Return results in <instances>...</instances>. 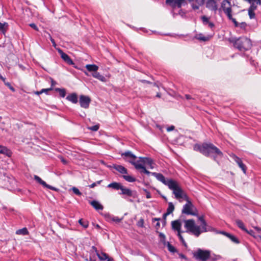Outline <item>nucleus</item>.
Wrapping results in <instances>:
<instances>
[{"label":"nucleus","mask_w":261,"mask_h":261,"mask_svg":"<svg viewBox=\"0 0 261 261\" xmlns=\"http://www.w3.org/2000/svg\"><path fill=\"white\" fill-rule=\"evenodd\" d=\"M152 175L172 190L175 198L179 202H181L183 200L186 201L187 202L183 206L181 211L182 214L187 215L197 216L198 213L196 208L176 180L171 178H166L162 174L159 173H152Z\"/></svg>","instance_id":"1"},{"label":"nucleus","mask_w":261,"mask_h":261,"mask_svg":"<svg viewBox=\"0 0 261 261\" xmlns=\"http://www.w3.org/2000/svg\"><path fill=\"white\" fill-rule=\"evenodd\" d=\"M198 220L201 222V226L197 225L193 219L184 220V226L186 229V232L198 237L202 233L212 230V228L207 227V223L203 216H199Z\"/></svg>","instance_id":"2"},{"label":"nucleus","mask_w":261,"mask_h":261,"mask_svg":"<svg viewBox=\"0 0 261 261\" xmlns=\"http://www.w3.org/2000/svg\"><path fill=\"white\" fill-rule=\"evenodd\" d=\"M194 150L200 152L207 157H212L215 161H217V157L221 158L223 155L220 150L211 143L196 144L194 146Z\"/></svg>","instance_id":"3"},{"label":"nucleus","mask_w":261,"mask_h":261,"mask_svg":"<svg viewBox=\"0 0 261 261\" xmlns=\"http://www.w3.org/2000/svg\"><path fill=\"white\" fill-rule=\"evenodd\" d=\"M121 156L123 157L124 160L128 162L131 164L134 165L137 170H140V173H145L147 175H149L150 174H152V172H150L147 170L144 165L139 163V161L135 162V160L137 159V156L131 151H127L122 153Z\"/></svg>","instance_id":"4"},{"label":"nucleus","mask_w":261,"mask_h":261,"mask_svg":"<svg viewBox=\"0 0 261 261\" xmlns=\"http://www.w3.org/2000/svg\"><path fill=\"white\" fill-rule=\"evenodd\" d=\"M229 41L233 43L234 47L241 51L247 50L252 46L251 40L246 37L231 38L229 39Z\"/></svg>","instance_id":"5"},{"label":"nucleus","mask_w":261,"mask_h":261,"mask_svg":"<svg viewBox=\"0 0 261 261\" xmlns=\"http://www.w3.org/2000/svg\"><path fill=\"white\" fill-rule=\"evenodd\" d=\"M220 10H222L223 11L227 18L233 23L235 27H239V23L237 21L236 19L232 17V5L229 1L223 0L221 4Z\"/></svg>","instance_id":"6"},{"label":"nucleus","mask_w":261,"mask_h":261,"mask_svg":"<svg viewBox=\"0 0 261 261\" xmlns=\"http://www.w3.org/2000/svg\"><path fill=\"white\" fill-rule=\"evenodd\" d=\"M193 256L196 259L206 261L210 257V252L208 250L198 249L193 253Z\"/></svg>","instance_id":"7"},{"label":"nucleus","mask_w":261,"mask_h":261,"mask_svg":"<svg viewBox=\"0 0 261 261\" xmlns=\"http://www.w3.org/2000/svg\"><path fill=\"white\" fill-rule=\"evenodd\" d=\"M90 102L91 99L89 96L83 95L80 96L79 102L82 108L88 109Z\"/></svg>","instance_id":"8"},{"label":"nucleus","mask_w":261,"mask_h":261,"mask_svg":"<svg viewBox=\"0 0 261 261\" xmlns=\"http://www.w3.org/2000/svg\"><path fill=\"white\" fill-rule=\"evenodd\" d=\"M167 5H170L173 8L176 7L180 8L182 5H187L186 0H170V2L167 3Z\"/></svg>","instance_id":"9"},{"label":"nucleus","mask_w":261,"mask_h":261,"mask_svg":"<svg viewBox=\"0 0 261 261\" xmlns=\"http://www.w3.org/2000/svg\"><path fill=\"white\" fill-rule=\"evenodd\" d=\"M220 0H207L206 7L211 11L216 12L218 10L217 2Z\"/></svg>","instance_id":"10"},{"label":"nucleus","mask_w":261,"mask_h":261,"mask_svg":"<svg viewBox=\"0 0 261 261\" xmlns=\"http://www.w3.org/2000/svg\"><path fill=\"white\" fill-rule=\"evenodd\" d=\"M181 222L180 220H176L171 222L172 228L174 231H176L177 233L179 232H185L181 230Z\"/></svg>","instance_id":"11"},{"label":"nucleus","mask_w":261,"mask_h":261,"mask_svg":"<svg viewBox=\"0 0 261 261\" xmlns=\"http://www.w3.org/2000/svg\"><path fill=\"white\" fill-rule=\"evenodd\" d=\"M58 51L61 55V58L66 62L67 64L69 65H73L74 63L73 61L71 59V58L69 57V56L66 54V53H64L62 50L59 48L58 49Z\"/></svg>","instance_id":"12"},{"label":"nucleus","mask_w":261,"mask_h":261,"mask_svg":"<svg viewBox=\"0 0 261 261\" xmlns=\"http://www.w3.org/2000/svg\"><path fill=\"white\" fill-rule=\"evenodd\" d=\"M139 159L140 162L148 165L150 169H153L154 167V163L150 158L140 157Z\"/></svg>","instance_id":"13"},{"label":"nucleus","mask_w":261,"mask_h":261,"mask_svg":"<svg viewBox=\"0 0 261 261\" xmlns=\"http://www.w3.org/2000/svg\"><path fill=\"white\" fill-rule=\"evenodd\" d=\"M93 248L95 250V252L96 253V255L99 258V259L101 260H108V259H112V258L109 257L108 255L103 252H101V253H99L96 248L95 247H93Z\"/></svg>","instance_id":"14"},{"label":"nucleus","mask_w":261,"mask_h":261,"mask_svg":"<svg viewBox=\"0 0 261 261\" xmlns=\"http://www.w3.org/2000/svg\"><path fill=\"white\" fill-rule=\"evenodd\" d=\"M89 203L96 211L102 210L103 208V206L98 201L92 200L90 201Z\"/></svg>","instance_id":"15"},{"label":"nucleus","mask_w":261,"mask_h":261,"mask_svg":"<svg viewBox=\"0 0 261 261\" xmlns=\"http://www.w3.org/2000/svg\"><path fill=\"white\" fill-rule=\"evenodd\" d=\"M120 190L121 192L119 193L120 194L125 195L130 197L134 196L133 192L131 190L126 188L123 186H122V188Z\"/></svg>","instance_id":"16"},{"label":"nucleus","mask_w":261,"mask_h":261,"mask_svg":"<svg viewBox=\"0 0 261 261\" xmlns=\"http://www.w3.org/2000/svg\"><path fill=\"white\" fill-rule=\"evenodd\" d=\"M66 99L72 102L73 103H76L78 101L77 95L76 93H73L68 95L66 97Z\"/></svg>","instance_id":"17"},{"label":"nucleus","mask_w":261,"mask_h":261,"mask_svg":"<svg viewBox=\"0 0 261 261\" xmlns=\"http://www.w3.org/2000/svg\"><path fill=\"white\" fill-rule=\"evenodd\" d=\"M0 153L5 154L8 156L12 155V152L7 147L0 145Z\"/></svg>","instance_id":"18"},{"label":"nucleus","mask_w":261,"mask_h":261,"mask_svg":"<svg viewBox=\"0 0 261 261\" xmlns=\"http://www.w3.org/2000/svg\"><path fill=\"white\" fill-rule=\"evenodd\" d=\"M201 20L203 22V23L204 25H207L210 28H213L214 27L215 24L213 22L210 21L209 20V18L206 17L205 16H203L201 17Z\"/></svg>","instance_id":"19"},{"label":"nucleus","mask_w":261,"mask_h":261,"mask_svg":"<svg viewBox=\"0 0 261 261\" xmlns=\"http://www.w3.org/2000/svg\"><path fill=\"white\" fill-rule=\"evenodd\" d=\"M122 186V184L119 182H113L109 184L108 185V188H112L116 190H121Z\"/></svg>","instance_id":"20"},{"label":"nucleus","mask_w":261,"mask_h":261,"mask_svg":"<svg viewBox=\"0 0 261 261\" xmlns=\"http://www.w3.org/2000/svg\"><path fill=\"white\" fill-rule=\"evenodd\" d=\"M221 233L227 236L233 243L236 244H239L240 243V241H239L238 239L234 236H233L229 233L224 231L222 232Z\"/></svg>","instance_id":"21"},{"label":"nucleus","mask_w":261,"mask_h":261,"mask_svg":"<svg viewBox=\"0 0 261 261\" xmlns=\"http://www.w3.org/2000/svg\"><path fill=\"white\" fill-rule=\"evenodd\" d=\"M174 210V206L172 202H170L168 203V207L167 209V212L164 214V217H166L167 216L171 214Z\"/></svg>","instance_id":"22"},{"label":"nucleus","mask_w":261,"mask_h":261,"mask_svg":"<svg viewBox=\"0 0 261 261\" xmlns=\"http://www.w3.org/2000/svg\"><path fill=\"white\" fill-rule=\"evenodd\" d=\"M92 75L94 78L97 79L101 82H105L106 81V77L98 72L97 71L95 72H92Z\"/></svg>","instance_id":"23"},{"label":"nucleus","mask_w":261,"mask_h":261,"mask_svg":"<svg viewBox=\"0 0 261 261\" xmlns=\"http://www.w3.org/2000/svg\"><path fill=\"white\" fill-rule=\"evenodd\" d=\"M114 169L121 174H125L127 173L126 168L122 165H116L114 166Z\"/></svg>","instance_id":"24"},{"label":"nucleus","mask_w":261,"mask_h":261,"mask_svg":"<svg viewBox=\"0 0 261 261\" xmlns=\"http://www.w3.org/2000/svg\"><path fill=\"white\" fill-rule=\"evenodd\" d=\"M85 67L89 72H95L98 69V67L95 64H87Z\"/></svg>","instance_id":"25"},{"label":"nucleus","mask_w":261,"mask_h":261,"mask_svg":"<svg viewBox=\"0 0 261 261\" xmlns=\"http://www.w3.org/2000/svg\"><path fill=\"white\" fill-rule=\"evenodd\" d=\"M257 7L251 5L248 10V15L250 18L252 19L255 17L254 11L256 9Z\"/></svg>","instance_id":"26"},{"label":"nucleus","mask_w":261,"mask_h":261,"mask_svg":"<svg viewBox=\"0 0 261 261\" xmlns=\"http://www.w3.org/2000/svg\"><path fill=\"white\" fill-rule=\"evenodd\" d=\"M197 4H192V7L194 10H197L199 9V6L204 4V0H196Z\"/></svg>","instance_id":"27"},{"label":"nucleus","mask_w":261,"mask_h":261,"mask_svg":"<svg viewBox=\"0 0 261 261\" xmlns=\"http://www.w3.org/2000/svg\"><path fill=\"white\" fill-rule=\"evenodd\" d=\"M8 24L7 22H0V31L5 34L8 29Z\"/></svg>","instance_id":"28"},{"label":"nucleus","mask_w":261,"mask_h":261,"mask_svg":"<svg viewBox=\"0 0 261 261\" xmlns=\"http://www.w3.org/2000/svg\"><path fill=\"white\" fill-rule=\"evenodd\" d=\"M195 38H196L197 39H198L199 40L202 41H207L209 40L208 37H205V36H203V35L202 34H199L195 36Z\"/></svg>","instance_id":"29"},{"label":"nucleus","mask_w":261,"mask_h":261,"mask_svg":"<svg viewBox=\"0 0 261 261\" xmlns=\"http://www.w3.org/2000/svg\"><path fill=\"white\" fill-rule=\"evenodd\" d=\"M236 223L237 225V226L240 228L242 230L245 231H247V230L246 229L245 226H244V224L243 223V222L240 220H237L236 221Z\"/></svg>","instance_id":"30"},{"label":"nucleus","mask_w":261,"mask_h":261,"mask_svg":"<svg viewBox=\"0 0 261 261\" xmlns=\"http://www.w3.org/2000/svg\"><path fill=\"white\" fill-rule=\"evenodd\" d=\"M16 233L17 234H22V235H27L29 234V231L28 229L24 227L22 229H18L16 231Z\"/></svg>","instance_id":"31"},{"label":"nucleus","mask_w":261,"mask_h":261,"mask_svg":"<svg viewBox=\"0 0 261 261\" xmlns=\"http://www.w3.org/2000/svg\"><path fill=\"white\" fill-rule=\"evenodd\" d=\"M183 232H179L178 233H177V236H178L179 240L180 241V242H181L182 245L185 247H187V244L186 241H185L183 237L181 235V233H183Z\"/></svg>","instance_id":"32"},{"label":"nucleus","mask_w":261,"mask_h":261,"mask_svg":"<svg viewBox=\"0 0 261 261\" xmlns=\"http://www.w3.org/2000/svg\"><path fill=\"white\" fill-rule=\"evenodd\" d=\"M55 91L59 93L60 95L62 97H64L66 95V90L64 89H61L59 88H55Z\"/></svg>","instance_id":"33"},{"label":"nucleus","mask_w":261,"mask_h":261,"mask_svg":"<svg viewBox=\"0 0 261 261\" xmlns=\"http://www.w3.org/2000/svg\"><path fill=\"white\" fill-rule=\"evenodd\" d=\"M123 178L128 182H134L136 181V178L130 175H123Z\"/></svg>","instance_id":"34"},{"label":"nucleus","mask_w":261,"mask_h":261,"mask_svg":"<svg viewBox=\"0 0 261 261\" xmlns=\"http://www.w3.org/2000/svg\"><path fill=\"white\" fill-rule=\"evenodd\" d=\"M34 179L43 187L46 185V183L37 175L34 176Z\"/></svg>","instance_id":"35"},{"label":"nucleus","mask_w":261,"mask_h":261,"mask_svg":"<svg viewBox=\"0 0 261 261\" xmlns=\"http://www.w3.org/2000/svg\"><path fill=\"white\" fill-rule=\"evenodd\" d=\"M79 223L85 228H87L89 226V223L87 221H84L82 219L79 220Z\"/></svg>","instance_id":"36"},{"label":"nucleus","mask_w":261,"mask_h":261,"mask_svg":"<svg viewBox=\"0 0 261 261\" xmlns=\"http://www.w3.org/2000/svg\"><path fill=\"white\" fill-rule=\"evenodd\" d=\"M238 165L239 166V167L242 170L243 172L245 174L246 172V167L245 165L243 164L242 161L239 163V164Z\"/></svg>","instance_id":"37"},{"label":"nucleus","mask_w":261,"mask_h":261,"mask_svg":"<svg viewBox=\"0 0 261 261\" xmlns=\"http://www.w3.org/2000/svg\"><path fill=\"white\" fill-rule=\"evenodd\" d=\"M167 247H168V250L170 252H172V253H174V252H176V249H175V248L173 246L171 245L170 244L168 243Z\"/></svg>","instance_id":"38"},{"label":"nucleus","mask_w":261,"mask_h":261,"mask_svg":"<svg viewBox=\"0 0 261 261\" xmlns=\"http://www.w3.org/2000/svg\"><path fill=\"white\" fill-rule=\"evenodd\" d=\"M161 220L160 218H153L152 219V222H154V221H157V223L155 224V227L156 228V229H158L160 227V222H159L160 220Z\"/></svg>","instance_id":"39"},{"label":"nucleus","mask_w":261,"mask_h":261,"mask_svg":"<svg viewBox=\"0 0 261 261\" xmlns=\"http://www.w3.org/2000/svg\"><path fill=\"white\" fill-rule=\"evenodd\" d=\"M72 190L73 191V192L78 195V196H81L82 195V193L80 191V190L76 187H73L72 188Z\"/></svg>","instance_id":"40"},{"label":"nucleus","mask_w":261,"mask_h":261,"mask_svg":"<svg viewBox=\"0 0 261 261\" xmlns=\"http://www.w3.org/2000/svg\"><path fill=\"white\" fill-rule=\"evenodd\" d=\"M99 128V124L95 125L90 127H88V129L89 130H92V131H97Z\"/></svg>","instance_id":"41"},{"label":"nucleus","mask_w":261,"mask_h":261,"mask_svg":"<svg viewBox=\"0 0 261 261\" xmlns=\"http://www.w3.org/2000/svg\"><path fill=\"white\" fill-rule=\"evenodd\" d=\"M137 226L140 227H144V220L143 219H141L137 222Z\"/></svg>","instance_id":"42"},{"label":"nucleus","mask_w":261,"mask_h":261,"mask_svg":"<svg viewBox=\"0 0 261 261\" xmlns=\"http://www.w3.org/2000/svg\"><path fill=\"white\" fill-rule=\"evenodd\" d=\"M233 159L238 164H239V163L242 161L240 158H239V157L235 155H233Z\"/></svg>","instance_id":"43"},{"label":"nucleus","mask_w":261,"mask_h":261,"mask_svg":"<svg viewBox=\"0 0 261 261\" xmlns=\"http://www.w3.org/2000/svg\"><path fill=\"white\" fill-rule=\"evenodd\" d=\"M246 232L250 234L251 236H253L254 238H257L258 235H255V232L252 230H250V231L247 230Z\"/></svg>","instance_id":"44"},{"label":"nucleus","mask_w":261,"mask_h":261,"mask_svg":"<svg viewBox=\"0 0 261 261\" xmlns=\"http://www.w3.org/2000/svg\"><path fill=\"white\" fill-rule=\"evenodd\" d=\"M44 187H46L49 189H51V190H53L55 191H57L58 190V189L56 188L52 187L51 186L48 185L47 184H46V186H44Z\"/></svg>","instance_id":"45"},{"label":"nucleus","mask_w":261,"mask_h":261,"mask_svg":"<svg viewBox=\"0 0 261 261\" xmlns=\"http://www.w3.org/2000/svg\"><path fill=\"white\" fill-rule=\"evenodd\" d=\"M29 26L31 27L33 29H34L35 30H36L37 31H38V28L35 23H30V24H29Z\"/></svg>","instance_id":"46"},{"label":"nucleus","mask_w":261,"mask_h":261,"mask_svg":"<svg viewBox=\"0 0 261 261\" xmlns=\"http://www.w3.org/2000/svg\"><path fill=\"white\" fill-rule=\"evenodd\" d=\"M144 192H145L146 193V197L147 199H149L151 197V194L150 193H149V191H148L146 189H144Z\"/></svg>","instance_id":"47"},{"label":"nucleus","mask_w":261,"mask_h":261,"mask_svg":"<svg viewBox=\"0 0 261 261\" xmlns=\"http://www.w3.org/2000/svg\"><path fill=\"white\" fill-rule=\"evenodd\" d=\"M122 219H120L118 217H114L112 218V220L113 221L116 222H120L121 221Z\"/></svg>","instance_id":"48"},{"label":"nucleus","mask_w":261,"mask_h":261,"mask_svg":"<svg viewBox=\"0 0 261 261\" xmlns=\"http://www.w3.org/2000/svg\"><path fill=\"white\" fill-rule=\"evenodd\" d=\"M53 89L52 87H50V88H47V89H42L41 91H42V93L43 92H45L46 93H47L48 91H50Z\"/></svg>","instance_id":"49"},{"label":"nucleus","mask_w":261,"mask_h":261,"mask_svg":"<svg viewBox=\"0 0 261 261\" xmlns=\"http://www.w3.org/2000/svg\"><path fill=\"white\" fill-rule=\"evenodd\" d=\"M175 128V127L173 126V125H172L170 127H168L167 128V130L168 132H170V131H172L173 130H174Z\"/></svg>","instance_id":"50"},{"label":"nucleus","mask_w":261,"mask_h":261,"mask_svg":"<svg viewBox=\"0 0 261 261\" xmlns=\"http://www.w3.org/2000/svg\"><path fill=\"white\" fill-rule=\"evenodd\" d=\"M50 41L53 44V45L55 47L56 46V44L55 41L54 39L52 38L50 36Z\"/></svg>","instance_id":"51"},{"label":"nucleus","mask_w":261,"mask_h":261,"mask_svg":"<svg viewBox=\"0 0 261 261\" xmlns=\"http://www.w3.org/2000/svg\"><path fill=\"white\" fill-rule=\"evenodd\" d=\"M185 97H186V98L187 99V100H189V99H192V97L191 95H189V94H186L185 95Z\"/></svg>","instance_id":"52"},{"label":"nucleus","mask_w":261,"mask_h":261,"mask_svg":"<svg viewBox=\"0 0 261 261\" xmlns=\"http://www.w3.org/2000/svg\"><path fill=\"white\" fill-rule=\"evenodd\" d=\"M96 186V183L94 182L91 185H89V187L90 188H93Z\"/></svg>","instance_id":"53"},{"label":"nucleus","mask_w":261,"mask_h":261,"mask_svg":"<svg viewBox=\"0 0 261 261\" xmlns=\"http://www.w3.org/2000/svg\"><path fill=\"white\" fill-rule=\"evenodd\" d=\"M246 24L245 22H242L240 24V27L241 28H245L246 27Z\"/></svg>","instance_id":"54"},{"label":"nucleus","mask_w":261,"mask_h":261,"mask_svg":"<svg viewBox=\"0 0 261 261\" xmlns=\"http://www.w3.org/2000/svg\"><path fill=\"white\" fill-rule=\"evenodd\" d=\"M141 82L143 83H146V84H151V82L148 81H146V80H141Z\"/></svg>","instance_id":"55"},{"label":"nucleus","mask_w":261,"mask_h":261,"mask_svg":"<svg viewBox=\"0 0 261 261\" xmlns=\"http://www.w3.org/2000/svg\"><path fill=\"white\" fill-rule=\"evenodd\" d=\"M0 79L2 80L4 83L6 82V78L4 77L2 75H0Z\"/></svg>","instance_id":"56"},{"label":"nucleus","mask_w":261,"mask_h":261,"mask_svg":"<svg viewBox=\"0 0 261 261\" xmlns=\"http://www.w3.org/2000/svg\"><path fill=\"white\" fill-rule=\"evenodd\" d=\"M4 84H5V85L6 86H7V87H11V84H10V83H9V82H5L4 83Z\"/></svg>","instance_id":"57"},{"label":"nucleus","mask_w":261,"mask_h":261,"mask_svg":"<svg viewBox=\"0 0 261 261\" xmlns=\"http://www.w3.org/2000/svg\"><path fill=\"white\" fill-rule=\"evenodd\" d=\"M42 91H41V90L39 91H36L35 92V94L38 95H39L40 94H42Z\"/></svg>","instance_id":"58"},{"label":"nucleus","mask_w":261,"mask_h":261,"mask_svg":"<svg viewBox=\"0 0 261 261\" xmlns=\"http://www.w3.org/2000/svg\"><path fill=\"white\" fill-rule=\"evenodd\" d=\"M156 97L160 98L161 97V94L160 93H158L156 95Z\"/></svg>","instance_id":"59"},{"label":"nucleus","mask_w":261,"mask_h":261,"mask_svg":"<svg viewBox=\"0 0 261 261\" xmlns=\"http://www.w3.org/2000/svg\"><path fill=\"white\" fill-rule=\"evenodd\" d=\"M164 219L163 221V225L165 226L166 224V217H164Z\"/></svg>","instance_id":"60"},{"label":"nucleus","mask_w":261,"mask_h":261,"mask_svg":"<svg viewBox=\"0 0 261 261\" xmlns=\"http://www.w3.org/2000/svg\"><path fill=\"white\" fill-rule=\"evenodd\" d=\"M179 256L181 257V258H186V256L185 255L182 254H180L179 255Z\"/></svg>","instance_id":"61"},{"label":"nucleus","mask_w":261,"mask_h":261,"mask_svg":"<svg viewBox=\"0 0 261 261\" xmlns=\"http://www.w3.org/2000/svg\"><path fill=\"white\" fill-rule=\"evenodd\" d=\"M61 161L64 164H66L67 163L66 161L64 159H62Z\"/></svg>","instance_id":"62"},{"label":"nucleus","mask_w":261,"mask_h":261,"mask_svg":"<svg viewBox=\"0 0 261 261\" xmlns=\"http://www.w3.org/2000/svg\"><path fill=\"white\" fill-rule=\"evenodd\" d=\"M12 91H15V89L13 87H12V86L11 85V87H9Z\"/></svg>","instance_id":"63"},{"label":"nucleus","mask_w":261,"mask_h":261,"mask_svg":"<svg viewBox=\"0 0 261 261\" xmlns=\"http://www.w3.org/2000/svg\"><path fill=\"white\" fill-rule=\"evenodd\" d=\"M102 180H99V181H97V182H96L95 183H96V185H99L101 182Z\"/></svg>","instance_id":"64"}]
</instances>
